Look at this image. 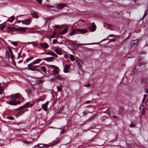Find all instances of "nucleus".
<instances>
[{
	"mask_svg": "<svg viewBox=\"0 0 148 148\" xmlns=\"http://www.w3.org/2000/svg\"><path fill=\"white\" fill-rule=\"evenodd\" d=\"M135 125L134 124H133L132 123L130 125V127H134Z\"/></svg>",
	"mask_w": 148,
	"mask_h": 148,
	"instance_id": "a19ab883",
	"label": "nucleus"
},
{
	"mask_svg": "<svg viewBox=\"0 0 148 148\" xmlns=\"http://www.w3.org/2000/svg\"><path fill=\"white\" fill-rule=\"evenodd\" d=\"M35 64V63L34 62V61L32 62L30 64H29L27 66V67L28 69L32 71H36L39 72H40L41 71L38 70L37 68V67H38V66H32L33 65Z\"/></svg>",
	"mask_w": 148,
	"mask_h": 148,
	"instance_id": "20e7f679",
	"label": "nucleus"
},
{
	"mask_svg": "<svg viewBox=\"0 0 148 148\" xmlns=\"http://www.w3.org/2000/svg\"><path fill=\"white\" fill-rule=\"evenodd\" d=\"M147 10H146L145 12V13H144V15L143 16L142 18L141 19V20L142 19H143L144 17H145L146 16L147 14V13H146V11H147Z\"/></svg>",
	"mask_w": 148,
	"mask_h": 148,
	"instance_id": "ea45409f",
	"label": "nucleus"
},
{
	"mask_svg": "<svg viewBox=\"0 0 148 148\" xmlns=\"http://www.w3.org/2000/svg\"><path fill=\"white\" fill-rule=\"evenodd\" d=\"M34 103L31 104L30 102H28L26 103L24 105V106L25 108L31 107L32 106H33Z\"/></svg>",
	"mask_w": 148,
	"mask_h": 148,
	"instance_id": "9b49d317",
	"label": "nucleus"
},
{
	"mask_svg": "<svg viewBox=\"0 0 148 148\" xmlns=\"http://www.w3.org/2000/svg\"><path fill=\"white\" fill-rule=\"evenodd\" d=\"M148 79L146 77H143L141 80V83L143 84H146L147 82Z\"/></svg>",
	"mask_w": 148,
	"mask_h": 148,
	"instance_id": "ddd939ff",
	"label": "nucleus"
},
{
	"mask_svg": "<svg viewBox=\"0 0 148 148\" xmlns=\"http://www.w3.org/2000/svg\"><path fill=\"white\" fill-rule=\"evenodd\" d=\"M91 102L90 101H87L85 102V103H90Z\"/></svg>",
	"mask_w": 148,
	"mask_h": 148,
	"instance_id": "6e6d98bb",
	"label": "nucleus"
},
{
	"mask_svg": "<svg viewBox=\"0 0 148 148\" xmlns=\"http://www.w3.org/2000/svg\"><path fill=\"white\" fill-rule=\"evenodd\" d=\"M77 64L78 65V66H79V67H80V66H81V65L80 64L79 62H77Z\"/></svg>",
	"mask_w": 148,
	"mask_h": 148,
	"instance_id": "e2e57ef3",
	"label": "nucleus"
},
{
	"mask_svg": "<svg viewBox=\"0 0 148 148\" xmlns=\"http://www.w3.org/2000/svg\"><path fill=\"white\" fill-rule=\"evenodd\" d=\"M41 46L44 49H47L49 47V45L46 42H44L40 44Z\"/></svg>",
	"mask_w": 148,
	"mask_h": 148,
	"instance_id": "9d476101",
	"label": "nucleus"
},
{
	"mask_svg": "<svg viewBox=\"0 0 148 148\" xmlns=\"http://www.w3.org/2000/svg\"><path fill=\"white\" fill-rule=\"evenodd\" d=\"M42 60V59H38L34 61L35 64L39 63Z\"/></svg>",
	"mask_w": 148,
	"mask_h": 148,
	"instance_id": "412c9836",
	"label": "nucleus"
},
{
	"mask_svg": "<svg viewBox=\"0 0 148 148\" xmlns=\"http://www.w3.org/2000/svg\"><path fill=\"white\" fill-rule=\"evenodd\" d=\"M43 145L42 144H39L38 145V146L40 147H43L44 146V145Z\"/></svg>",
	"mask_w": 148,
	"mask_h": 148,
	"instance_id": "79ce46f5",
	"label": "nucleus"
},
{
	"mask_svg": "<svg viewBox=\"0 0 148 148\" xmlns=\"http://www.w3.org/2000/svg\"><path fill=\"white\" fill-rule=\"evenodd\" d=\"M96 26L94 22H93L91 24V29L93 32L96 30Z\"/></svg>",
	"mask_w": 148,
	"mask_h": 148,
	"instance_id": "2eb2a0df",
	"label": "nucleus"
},
{
	"mask_svg": "<svg viewBox=\"0 0 148 148\" xmlns=\"http://www.w3.org/2000/svg\"><path fill=\"white\" fill-rule=\"evenodd\" d=\"M12 62L13 63V64H14V65L15 66L16 65V64L14 60H12Z\"/></svg>",
	"mask_w": 148,
	"mask_h": 148,
	"instance_id": "5fc2aeb1",
	"label": "nucleus"
},
{
	"mask_svg": "<svg viewBox=\"0 0 148 148\" xmlns=\"http://www.w3.org/2000/svg\"><path fill=\"white\" fill-rule=\"evenodd\" d=\"M104 113H106V114H108L109 113V111L107 110L106 111H105L104 112Z\"/></svg>",
	"mask_w": 148,
	"mask_h": 148,
	"instance_id": "13d9d810",
	"label": "nucleus"
},
{
	"mask_svg": "<svg viewBox=\"0 0 148 148\" xmlns=\"http://www.w3.org/2000/svg\"><path fill=\"white\" fill-rule=\"evenodd\" d=\"M64 57L65 58H68V56L67 54H64Z\"/></svg>",
	"mask_w": 148,
	"mask_h": 148,
	"instance_id": "3c124183",
	"label": "nucleus"
},
{
	"mask_svg": "<svg viewBox=\"0 0 148 148\" xmlns=\"http://www.w3.org/2000/svg\"><path fill=\"white\" fill-rule=\"evenodd\" d=\"M11 44L15 46H16L18 45V42H11Z\"/></svg>",
	"mask_w": 148,
	"mask_h": 148,
	"instance_id": "f704fd0d",
	"label": "nucleus"
},
{
	"mask_svg": "<svg viewBox=\"0 0 148 148\" xmlns=\"http://www.w3.org/2000/svg\"><path fill=\"white\" fill-rule=\"evenodd\" d=\"M11 59H12V60H14V56L13 54H12V56L11 57Z\"/></svg>",
	"mask_w": 148,
	"mask_h": 148,
	"instance_id": "c03bdc74",
	"label": "nucleus"
},
{
	"mask_svg": "<svg viewBox=\"0 0 148 148\" xmlns=\"http://www.w3.org/2000/svg\"><path fill=\"white\" fill-rule=\"evenodd\" d=\"M57 90L58 92H60L62 90V86H58L57 87Z\"/></svg>",
	"mask_w": 148,
	"mask_h": 148,
	"instance_id": "393cba45",
	"label": "nucleus"
},
{
	"mask_svg": "<svg viewBox=\"0 0 148 148\" xmlns=\"http://www.w3.org/2000/svg\"><path fill=\"white\" fill-rule=\"evenodd\" d=\"M53 57H49L45 58L43 59V60L47 61H53Z\"/></svg>",
	"mask_w": 148,
	"mask_h": 148,
	"instance_id": "f3484780",
	"label": "nucleus"
},
{
	"mask_svg": "<svg viewBox=\"0 0 148 148\" xmlns=\"http://www.w3.org/2000/svg\"><path fill=\"white\" fill-rule=\"evenodd\" d=\"M44 100V99H43V98H39V99H38L36 101L37 102H39L40 101H43Z\"/></svg>",
	"mask_w": 148,
	"mask_h": 148,
	"instance_id": "58836bf2",
	"label": "nucleus"
},
{
	"mask_svg": "<svg viewBox=\"0 0 148 148\" xmlns=\"http://www.w3.org/2000/svg\"><path fill=\"white\" fill-rule=\"evenodd\" d=\"M113 116L114 118H117L118 117V116Z\"/></svg>",
	"mask_w": 148,
	"mask_h": 148,
	"instance_id": "338daca9",
	"label": "nucleus"
},
{
	"mask_svg": "<svg viewBox=\"0 0 148 148\" xmlns=\"http://www.w3.org/2000/svg\"><path fill=\"white\" fill-rule=\"evenodd\" d=\"M34 58V57H29V58H27L26 60V62H28L29 60H31L32 59H33Z\"/></svg>",
	"mask_w": 148,
	"mask_h": 148,
	"instance_id": "c9c22d12",
	"label": "nucleus"
},
{
	"mask_svg": "<svg viewBox=\"0 0 148 148\" xmlns=\"http://www.w3.org/2000/svg\"><path fill=\"white\" fill-rule=\"evenodd\" d=\"M55 52L57 54L61 55L62 53L61 52V49L60 48H57L55 49Z\"/></svg>",
	"mask_w": 148,
	"mask_h": 148,
	"instance_id": "1a4fd4ad",
	"label": "nucleus"
},
{
	"mask_svg": "<svg viewBox=\"0 0 148 148\" xmlns=\"http://www.w3.org/2000/svg\"><path fill=\"white\" fill-rule=\"evenodd\" d=\"M25 108V106H24V105L23 106H21L20 107H19L18 108L16 109L15 110V111H16V110H18V111L21 110H23V109H24Z\"/></svg>",
	"mask_w": 148,
	"mask_h": 148,
	"instance_id": "aec40b11",
	"label": "nucleus"
},
{
	"mask_svg": "<svg viewBox=\"0 0 148 148\" xmlns=\"http://www.w3.org/2000/svg\"><path fill=\"white\" fill-rule=\"evenodd\" d=\"M10 97L13 99L10 101H8V104L12 106L16 105L20 103V101H17L15 99H21L23 98L21 95L18 93H16L13 95H11Z\"/></svg>",
	"mask_w": 148,
	"mask_h": 148,
	"instance_id": "f257e3e1",
	"label": "nucleus"
},
{
	"mask_svg": "<svg viewBox=\"0 0 148 148\" xmlns=\"http://www.w3.org/2000/svg\"><path fill=\"white\" fill-rule=\"evenodd\" d=\"M140 110L142 114H144L145 112V107L143 105L141 106L140 108Z\"/></svg>",
	"mask_w": 148,
	"mask_h": 148,
	"instance_id": "6e6552de",
	"label": "nucleus"
},
{
	"mask_svg": "<svg viewBox=\"0 0 148 148\" xmlns=\"http://www.w3.org/2000/svg\"><path fill=\"white\" fill-rule=\"evenodd\" d=\"M69 67L70 66L69 64L66 65L65 67H64V72L65 73H67L68 71Z\"/></svg>",
	"mask_w": 148,
	"mask_h": 148,
	"instance_id": "dca6fc26",
	"label": "nucleus"
},
{
	"mask_svg": "<svg viewBox=\"0 0 148 148\" xmlns=\"http://www.w3.org/2000/svg\"><path fill=\"white\" fill-rule=\"evenodd\" d=\"M50 66H51V68H54V69L57 67L56 66L53 65H50Z\"/></svg>",
	"mask_w": 148,
	"mask_h": 148,
	"instance_id": "09e8293b",
	"label": "nucleus"
},
{
	"mask_svg": "<svg viewBox=\"0 0 148 148\" xmlns=\"http://www.w3.org/2000/svg\"><path fill=\"white\" fill-rule=\"evenodd\" d=\"M88 113V112L86 111H84L83 112V114L84 116H85Z\"/></svg>",
	"mask_w": 148,
	"mask_h": 148,
	"instance_id": "de8ad7c7",
	"label": "nucleus"
},
{
	"mask_svg": "<svg viewBox=\"0 0 148 148\" xmlns=\"http://www.w3.org/2000/svg\"><path fill=\"white\" fill-rule=\"evenodd\" d=\"M7 118L10 120H13L14 118L12 116H8L7 117Z\"/></svg>",
	"mask_w": 148,
	"mask_h": 148,
	"instance_id": "2f4dec72",
	"label": "nucleus"
},
{
	"mask_svg": "<svg viewBox=\"0 0 148 148\" xmlns=\"http://www.w3.org/2000/svg\"><path fill=\"white\" fill-rule=\"evenodd\" d=\"M146 92L147 93H148V88L147 89V90L146 91Z\"/></svg>",
	"mask_w": 148,
	"mask_h": 148,
	"instance_id": "774afa93",
	"label": "nucleus"
},
{
	"mask_svg": "<svg viewBox=\"0 0 148 148\" xmlns=\"http://www.w3.org/2000/svg\"><path fill=\"white\" fill-rule=\"evenodd\" d=\"M26 92L28 95L30 94L32 92V91L30 89H27L26 90Z\"/></svg>",
	"mask_w": 148,
	"mask_h": 148,
	"instance_id": "72a5a7b5",
	"label": "nucleus"
},
{
	"mask_svg": "<svg viewBox=\"0 0 148 148\" xmlns=\"http://www.w3.org/2000/svg\"><path fill=\"white\" fill-rule=\"evenodd\" d=\"M59 68L57 66L56 68H54L53 69V74L55 75H56L59 73L58 70Z\"/></svg>",
	"mask_w": 148,
	"mask_h": 148,
	"instance_id": "4468645a",
	"label": "nucleus"
},
{
	"mask_svg": "<svg viewBox=\"0 0 148 148\" xmlns=\"http://www.w3.org/2000/svg\"><path fill=\"white\" fill-rule=\"evenodd\" d=\"M31 14L32 16L34 18H38V14L36 12L31 13Z\"/></svg>",
	"mask_w": 148,
	"mask_h": 148,
	"instance_id": "a211bd4d",
	"label": "nucleus"
},
{
	"mask_svg": "<svg viewBox=\"0 0 148 148\" xmlns=\"http://www.w3.org/2000/svg\"><path fill=\"white\" fill-rule=\"evenodd\" d=\"M14 15H12L11 16V18H9L7 21H9L11 23H12L14 21Z\"/></svg>",
	"mask_w": 148,
	"mask_h": 148,
	"instance_id": "6ab92c4d",
	"label": "nucleus"
},
{
	"mask_svg": "<svg viewBox=\"0 0 148 148\" xmlns=\"http://www.w3.org/2000/svg\"><path fill=\"white\" fill-rule=\"evenodd\" d=\"M7 29L9 32H12L14 31H18L24 33L26 31L27 28L25 27H20L19 28H17L13 27H8Z\"/></svg>",
	"mask_w": 148,
	"mask_h": 148,
	"instance_id": "f03ea898",
	"label": "nucleus"
},
{
	"mask_svg": "<svg viewBox=\"0 0 148 148\" xmlns=\"http://www.w3.org/2000/svg\"><path fill=\"white\" fill-rule=\"evenodd\" d=\"M55 78L54 79H58L59 80H61L62 78V77H60L59 75H56L55 76ZM52 79H54V78H51Z\"/></svg>",
	"mask_w": 148,
	"mask_h": 148,
	"instance_id": "4be33fe9",
	"label": "nucleus"
},
{
	"mask_svg": "<svg viewBox=\"0 0 148 148\" xmlns=\"http://www.w3.org/2000/svg\"><path fill=\"white\" fill-rule=\"evenodd\" d=\"M44 81L42 80H37L36 82V84H40L42 83H43L44 82Z\"/></svg>",
	"mask_w": 148,
	"mask_h": 148,
	"instance_id": "bb28decb",
	"label": "nucleus"
},
{
	"mask_svg": "<svg viewBox=\"0 0 148 148\" xmlns=\"http://www.w3.org/2000/svg\"><path fill=\"white\" fill-rule=\"evenodd\" d=\"M9 50L10 51V52L11 54H13L12 51V50L11 49H10V48H9Z\"/></svg>",
	"mask_w": 148,
	"mask_h": 148,
	"instance_id": "603ef678",
	"label": "nucleus"
},
{
	"mask_svg": "<svg viewBox=\"0 0 148 148\" xmlns=\"http://www.w3.org/2000/svg\"><path fill=\"white\" fill-rule=\"evenodd\" d=\"M25 112V111L23 110H22V111H20L19 112H18V113L17 114H16V115L17 116H18L20 115H21L23 113H24Z\"/></svg>",
	"mask_w": 148,
	"mask_h": 148,
	"instance_id": "b1692460",
	"label": "nucleus"
},
{
	"mask_svg": "<svg viewBox=\"0 0 148 148\" xmlns=\"http://www.w3.org/2000/svg\"><path fill=\"white\" fill-rule=\"evenodd\" d=\"M22 142L25 143H26L27 144H30L31 143L30 141L28 142L27 140L23 139L22 140Z\"/></svg>",
	"mask_w": 148,
	"mask_h": 148,
	"instance_id": "c756f323",
	"label": "nucleus"
},
{
	"mask_svg": "<svg viewBox=\"0 0 148 148\" xmlns=\"http://www.w3.org/2000/svg\"><path fill=\"white\" fill-rule=\"evenodd\" d=\"M48 104V102H47L43 104L42 106V108L45 111H47V105Z\"/></svg>",
	"mask_w": 148,
	"mask_h": 148,
	"instance_id": "f8f14e48",
	"label": "nucleus"
},
{
	"mask_svg": "<svg viewBox=\"0 0 148 148\" xmlns=\"http://www.w3.org/2000/svg\"><path fill=\"white\" fill-rule=\"evenodd\" d=\"M53 56H54V57H55L56 58H58V56L56 53H55L53 52Z\"/></svg>",
	"mask_w": 148,
	"mask_h": 148,
	"instance_id": "a18cd8bd",
	"label": "nucleus"
},
{
	"mask_svg": "<svg viewBox=\"0 0 148 148\" xmlns=\"http://www.w3.org/2000/svg\"><path fill=\"white\" fill-rule=\"evenodd\" d=\"M16 20H17V23H20L21 22L22 23V21H23V20H17V18L16 19Z\"/></svg>",
	"mask_w": 148,
	"mask_h": 148,
	"instance_id": "4d7b16f0",
	"label": "nucleus"
},
{
	"mask_svg": "<svg viewBox=\"0 0 148 148\" xmlns=\"http://www.w3.org/2000/svg\"><path fill=\"white\" fill-rule=\"evenodd\" d=\"M138 42V40H132L130 43V48H132L133 46L135 45L136 46L137 45V42Z\"/></svg>",
	"mask_w": 148,
	"mask_h": 148,
	"instance_id": "423d86ee",
	"label": "nucleus"
},
{
	"mask_svg": "<svg viewBox=\"0 0 148 148\" xmlns=\"http://www.w3.org/2000/svg\"><path fill=\"white\" fill-rule=\"evenodd\" d=\"M145 100V97H143L142 100V103H143L144 102Z\"/></svg>",
	"mask_w": 148,
	"mask_h": 148,
	"instance_id": "bf43d9fd",
	"label": "nucleus"
},
{
	"mask_svg": "<svg viewBox=\"0 0 148 148\" xmlns=\"http://www.w3.org/2000/svg\"><path fill=\"white\" fill-rule=\"evenodd\" d=\"M68 30V28H65L62 31V34H63L65 33H66L67 31Z\"/></svg>",
	"mask_w": 148,
	"mask_h": 148,
	"instance_id": "5701e85b",
	"label": "nucleus"
},
{
	"mask_svg": "<svg viewBox=\"0 0 148 148\" xmlns=\"http://www.w3.org/2000/svg\"><path fill=\"white\" fill-rule=\"evenodd\" d=\"M40 69L45 73H46V70L47 69L44 66H42L40 67Z\"/></svg>",
	"mask_w": 148,
	"mask_h": 148,
	"instance_id": "cd10ccee",
	"label": "nucleus"
},
{
	"mask_svg": "<svg viewBox=\"0 0 148 148\" xmlns=\"http://www.w3.org/2000/svg\"><path fill=\"white\" fill-rule=\"evenodd\" d=\"M0 40L2 42H3V41H4L3 39H2L0 37Z\"/></svg>",
	"mask_w": 148,
	"mask_h": 148,
	"instance_id": "69168bd1",
	"label": "nucleus"
},
{
	"mask_svg": "<svg viewBox=\"0 0 148 148\" xmlns=\"http://www.w3.org/2000/svg\"><path fill=\"white\" fill-rule=\"evenodd\" d=\"M5 56L6 58H10V53L8 51H6L5 52Z\"/></svg>",
	"mask_w": 148,
	"mask_h": 148,
	"instance_id": "a878e982",
	"label": "nucleus"
},
{
	"mask_svg": "<svg viewBox=\"0 0 148 148\" xmlns=\"http://www.w3.org/2000/svg\"><path fill=\"white\" fill-rule=\"evenodd\" d=\"M70 58L72 61H74L75 60V58H74V56L70 54Z\"/></svg>",
	"mask_w": 148,
	"mask_h": 148,
	"instance_id": "7c9ffc66",
	"label": "nucleus"
},
{
	"mask_svg": "<svg viewBox=\"0 0 148 148\" xmlns=\"http://www.w3.org/2000/svg\"><path fill=\"white\" fill-rule=\"evenodd\" d=\"M57 42L60 44H61V43H59L58 42V40L56 39H53V44H55Z\"/></svg>",
	"mask_w": 148,
	"mask_h": 148,
	"instance_id": "e433bc0d",
	"label": "nucleus"
},
{
	"mask_svg": "<svg viewBox=\"0 0 148 148\" xmlns=\"http://www.w3.org/2000/svg\"><path fill=\"white\" fill-rule=\"evenodd\" d=\"M90 86V84H88L87 85H84V86L87 87H89V86Z\"/></svg>",
	"mask_w": 148,
	"mask_h": 148,
	"instance_id": "052dcab7",
	"label": "nucleus"
},
{
	"mask_svg": "<svg viewBox=\"0 0 148 148\" xmlns=\"http://www.w3.org/2000/svg\"><path fill=\"white\" fill-rule=\"evenodd\" d=\"M88 32L87 29H79L77 28L76 30L73 29L72 31L70 33V34L71 36H72L75 34H79L86 33Z\"/></svg>",
	"mask_w": 148,
	"mask_h": 148,
	"instance_id": "7ed1b4c3",
	"label": "nucleus"
},
{
	"mask_svg": "<svg viewBox=\"0 0 148 148\" xmlns=\"http://www.w3.org/2000/svg\"><path fill=\"white\" fill-rule=\"evenodd\" d=\"M56 8L58 9H62L64 7L66 6V5L64 3L63 4H58L56 5Z\"/></svg>",
	"mask_w": 148,
	"mask_h": 148,
	"instance_id": "39448f33",
	"label": "nucleus"
},
{
	"mask_svg": "<svg viewBox=\"0 0 148 148\" xmlns=\"http://www.w3.org/2000/svg\"><path fill=\"white\" fill-rule=\"evenodd\" d=\"M124 108L123 107H120L119 108V112L122 113L123 111Z\"/></svg>",
	"mask_w": 148,
	"mask_h": 148,
	"instance_id": "c85d7f7f",
	"label": "nucleus"
},
{
	"mask_svg": "<svg viewBox=\"0 0 148 148\" xmlns=\"http://www.w3.org/2000/svg\"><path fill=\"white\" fill-rule=\"evenodd\" d=\"M29 44H32L34 46H36L37 45V44L34 42H29Z\"/></svg>",
	"mask_w": 148,
	"mask_h": 148,
	"instance_id": "4c0bfd02",
	"label": "nucleus"
},
{
	"mask_svg": "<svg viewBox=\"0 0 148 148\" xmlns=\"http://www.w3.org/2000/svg\"><path fill=\"white\" fill-rule=\"evenodd\" d=\"M115 40H116V39L115 38H114V39H111L110 40V41L108 42V43L110 42H112V41H115Z\"/></svg>",
	"mask_w": 148,
	"mask_h": 148,
	"instance_id": "49530a36",
	"label": "nucleus"
},
{
	"mask_svg": "<svg viewBox=\"0 0 148 148\" xmlns=\"http://www.w3.org/2000/svg\"><path fill=\"white\" fill-rule=\"evenodd\" d=\"M31 22L30 19L28 18L24 20H23L22 23L23 24L28 25H29Z\"/></svg>",
	"mask_w": 148,
	"mask_h": 148,
	"instance_id": "0eeeda50",
	"label": "nucleus"
},
{
	"mask_svg": "<svg viewBox=\"0 0 148 148\" xmlns=\"http://www.w3.org/2000/svg\"><path fill=\"white\" fill-rule=\"evenodd\" d=\"M53 51H51L50 52H48L46 53V54L47 55H49L53 56Z\"/></svg>",
	"mask_w": 148,
	"mask_h": 148,
	"instance_id": "473e14b6",
	"label": "nucleus"
},
{
	"mask_svg": "<svg viewBox=\"0 0 148 148\" xmlns=\"http://www.w3.org/2000/svg\"><path fill=\"white\" fill-rule=\"evenodd\" d=\"M76 45H79V46H82L86 45V44H79V43H76Z\"/></svg>",
	"mask_w": 148,
	"mask_h": 148,
	"instance_id": "37998d69",
	"label": "nucleus"
},
{
	"mask_svg": "<svg viewBox=\"0 0 148 148\" xmlns=\"http://www.w3.org/2000/svg\"><path fill=\"white\" fill-rule=\"evenodd\" d=\"M5 25H4V26H1L0 28V29L1 30H2L3 29L5 28Z\"/></svg>",
	"mask_w": 148,
	"mask_h": 148,
	"instance_id": "864d4df0",
	"label": "nucleus"
},
{
	"mask_svg": "<svg viewBox=\"0 0 148 148\" xmlns=\"http://www.w3.org/2000/svg\"><path fill=\"white\" fill-rule=\"evenodd\" d=\"M20 55H21V53H18V56L17 57V58H19Z\"/></svg>",
	"mask_w": 148,
	"mask_h": 148,
	"instance_id": "680f3d73",
	"label": "nucleus"
},
{
	"mask_svg": "<svg viewBox=\"0 0 148 148\" xmlns=\"http://www.w3.org/2000/svg\"><path fill=\"white\" fill-rule=\"evenodd\" d=\"M64 131H65V130L64 129H62L61 130V131L60 132V133L61 134H63L64 133Z\"/></svg>",
	"mask_w": 148,
	"mask_h": 148,
	"instance_id": "8fccbe9b",
	"label": "nucleus"
},
{
	"mask_svg": "<svg viewBox=\"0 0 148 148\" xmlns=\"http://www.w3.org/2000/svg\"><path fill=\"white\" fill-rule=\"evenodd\" d=\"M130 34H131L130 33L129 34L128 36L126 38V39H128L130 36Z\"/></svg>",
	"mask_w": 148,
	"mask_h": 148,
	"instance_id": "0e129e2a",
	"label": "nucleus"
}]
</instances>
